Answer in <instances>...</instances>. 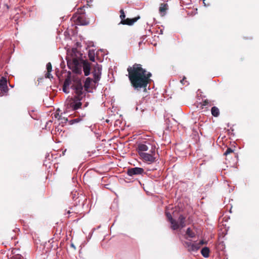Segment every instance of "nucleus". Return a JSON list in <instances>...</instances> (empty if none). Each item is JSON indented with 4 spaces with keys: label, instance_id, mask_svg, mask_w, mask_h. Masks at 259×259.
Returning <instances> with one entry per match:
<instances>
[{
    "label": "nucleus",
    "instance_id": "nucleus-27",
    "mask_svg": "<svg viewBox=\"0 0 259 259\" xmlns=\"http://www.w3.org/2000/svg\"><path fill=\"white\" fill-rule=\"evenodd\" d=\"M63 91L65 93H69V87H65V85H63Z\"/></svg>",
    "mask_w": 259,
    "mask_h": 259
},
{
    "label": "nucleus",
    "instance_id": "nucleus-13",
    "mask_svg": "<svg viewBox=\"0 0 259 259\" xmlns=\"http://www.w3.org/2000/svg\"><path fill=\"white\" fill-rule=\"evenodd\" d=\"M178 220L179 222V223L178 222V229L179 228H183L185 227L186 226V217L181 214L179 216Z\"/></svg>",
    "mask_w": 259,
    "mask_h": 259
},
{
    "label": "nucleus",
    "instance_id": "nucleus-8",
    "mask_svg": "<svg viewBox=\"0 0 259 259\" xmlns=\"http://www.w3.org/2000/svg\"><path fill=\"white\" fill-rule=\"evenodd\" d=\"M166 215L171 224V228L174 230L178 229V222L172 218L171 215L169 212H166Z\"/></svg>",
    "mask_w": 259,
    "mask_h": 259
},
{
    "label": "nucleus",
    "instance_id": "nucleus-20",
    "mask_svg": "<svg viewBox=\"0 0 259 259\" xmlns=\"http://www.w3.org/2000/svg\"><path fill=\"white\" fill-rule=\"evenodd\" d=\"M71 80L70 76H68L66 78H65V81L64 82L63 85L65 87H69L71 84Z\"/></svg>",
    "mask_w": 259,
    "mask_h": 259
},
{
    "label": "nucleus",
    "instance_id": "nucleus-22",
    "mask_svg": "<svg viewBox=\"0 0 259 259\" xmlns=\"http://www.w3.org/2000/svg\"><path fill=\"white\" fill-rule=\"evenodd\" d=\"M186 234L190 238H193L195 236V233L190 228L187 229L186 231Z\"/></svg>",
    "mask_w": 259,
    "mask_h": 259
},
{
    "label": "nucleus",
    "instance_id": "nucleus-26",
    "mask_svg": "<svg viewBox=\"0 0 259 259\" xmlns=\"http://www.w3.org/2000/svg\"><path fill=\"white\" fill-rule=\"evenodd\" d=\"M59 110V109L57 110L56 113L55 114L54 116L56 118H57L58 120H60V119H61V118L62 116V114H60L59 113L57 112Z\"/></svg>",
    "mask_w": 259,
    "mask_h": 259
},
{
    "label": "nucleus",
    "instance_id": "nucleus-10",
    "mask_svg": "<svg viewBox=\"0 0 259 259\" xmlns=\"http://www.w3.org/2000/svg\"><path fill=\"white\" fill-rule=\"evenodd\" d=\"M76 23L78 25H87L89 24V21L84 16H79L76 20Z\"/></svg>",
    "mask_w": 259,
    "mask_h": 259
},
{
    "label": "nucleus",
    "instance_id": "nucleus-6",
    "mask_svg": "<svg viewBox=\"0 0 259 259\" xmlns=\"http://www.w3.org/2000/svg\"><path fill=\"white\" fill-rule=\"evenodd\" d=\"M144 173V170L141 167H134L128 168L127 171V174L131 177L143 175Z\"/></svg>",
    "mask_w": 259,
    "mask_h": 259
},
{
    "label": "nucleus",
    "instance_id": "nucleus-11",
    "mask_svg": "<svg viewBox=\"0 0 259 259\" xmlns=\"http://www.w3.org/2000/svg\"><path fill=\"white\" fill-rule=\"evenodd\" d=\"M140 18V16L136 17L134 18L130 19L127 18L124 19L123 20H121L120 23L123 25H132L135 22Z\"/></svg>",
    "mask_w": 259,
    "mask_h": 259
},
{
    "label": "nucleus",
    "instance_id": "nucleus-33",
    "mask_svg": "<svg viewBox=\"0 0 259 259\" xmlns=\"http://www.w3.org/2000/svg\"><path fill=\"white\" fill-rule=\"evenodd\" d=\"M84 116H85V114H82L81 117H84Z\"/></svg>",
    "mask_w": 259,
    "mask_h": 259
},
{
    "label": "nucleus",
    "instance_id": "nucleus-12",
    "mask_svg": "<svg viewBox=\"0 0 259 259\" xmlns=\"http://www.w3.org/2000/svg\"><path fill=\"white\" fill-rule=\"evenodd\" d=\"M0 90L6 93L8 91L7 80L5 77H2L0 79Z\"/></svg>",
    "mask_w": 259,
    "mask_h": 259
},
{
    "label": "nucleus",
    "instance_id": "nucleus-32",
    "mask_svg": "<svg viewBox=\"0 0 259 259\" xmlns=\"http://www.w3.org/2000/svg\"><path fill=\"white\" fill-rule=\"evenodd\" d=\"M72 52L73 53L75 54L77 52V49H72Z\"/></svg>",
    "mask_w": 259,
    "mask_h": 259
},
{
    "label": "nucleus",
    "instance_id": "nucleus-19",
    "mask_svg": "<svg viewBox=\"0 0 259 259\" xmlns=\"http://www.w3.org/2000/svg\"><path fill=\"white\" fill-rule=\"evenodd\" d=\"M200 104H201L200 108L201 109H203L204 108V107L206 106H207V105L211 106L212 105L211 102L207 99L204 100Z\"/></svg>",
    "mask_w": 259,
    "mask_h": 259
},
{
    "label": "nucleus",
    "instance_id": "nucleus-15",
    "mask_svg": "<svg viewBox=\"0 0 259 259\" xmlns=\"http://www.w3.org/2000/svg\"><path fill=\"white\" fill-rule=\"evenodd\" d=\"M210 250L208 247H204L202 248L201 253L204 257H208L209 256Z\"/></svg>",
    "mask_w": 259,
    "mask_h": 259
},
{
    "label": "nucleus",
    "instance_id": "nucleus-29",
    "mask_svg": "<svg viewBox=\"0 0 259 259\" xmlns=\"http://www.w3.org/2000/svg\"><path fill=\"white\" fill-rule=\"evenodd\" d=\"M46 78H53V76L51 74L50 72H47L45 75Z\"/></svg>",
    "mask_w": 259,
    "mask_h": 259
},
{
    "label": "nucleus",
    "instance_id": "nucleus-24",
    "mask_svg": "<svg viewBox=\"0 0 259 259\" xmlns=\"http://www.w3.org/2000/svg\"><path fill=\"white\" fill-rule=\"evenodd\" d=\"M52 64L50 62H49L47 64V72H51L52 71Z\"/></svg>",
    "mask_w": 259,
    "mask_h": 259
},
{
    "label": "nucleus",
    "instance_id": "nucleus-21",
    "mask_svg": "<svg viewBox=\"0 0 259 259\" xmlns=\"http://www.w3.org/2000/svg\"><path fill=\"white\" fill-rule=\"evenodd\" d=\"M88 56L91 61L93 62L95 61V53L94 51L89 50Z\"/></svg>",
    "mask_w": 259,
    "mask_h": 259
},
{
    "label": "nucleus",
    "instance_id": "nucleus-34",
    "mask_svg": "<svg viewBox=\"0 0 259 259\" xmlns=\"http://www.w3.org/2000/svg\"><path fill=\"white\" fill-rule=\"evenodd\" d=\"M67 213H68V214L70 213V211L69 210H68V211H67Z\"/></svg>",
    "mask_w": 259,
    "mask_h": 259
},
{
    "label": "nucleus",
    "instance_id": "nucleus-25",
    "mask_svg": "<svg viewBox=\"0 0 259 259\" xmlns=\"http://www.w3.org/2000/svg\"><path fill=\"white\" fill-rule=\"evenodd\" d=\"M120 18L121 19V20H123L125 17V15L124 14L123 10H121L120 11Z\"/></svg>",
    "mask_w": 259,
    "mask_h": 259
},
{
    "label": "nucleus",
    "instance_id": "nucleus-2",
    "mask_svg": "<svg viewBox=\"0 0 259 259\" xmlns=\"http://www.w3.org/2000/svg\"><path fill=\"white\" fill-rule=\"evenodd\" d=\"M155 146L152 145L148 141L139 143L138 145L137 151L142 160L148 164L156 162Z\"/></svg>",
    "mask_w": 259,
    "mask_h": 259
},
{
    "label": "nucleus",
    "instance_id": "nucleus-1",
    "mask_svg": "<svg viewBox=\"0 0 259 259\" xmlns=\"http://www.w3.org/2000/svg\"><path fill=\"white\" fill-rule=\"evenodd\" d=\"M127 71L131 85L135 89H146L152 76L150 72H147L141 64L137 63L129 66Z\"/></svg>",
    "mask_w": 259,
    "mask_h": 259
},
{
    "label": "nucleus",
    "instance_id": "nucleus-9",
    "mask_svg": "<svg viewBox=\"0 0 259 259\" xmlns=\"http://www.w3.org/2000/svg\"><path fill=\"white\" fill-rule=\"evenodd\" d=\"M83 70L85 76H88L90 74L91 64L87 61H82Z\"/></svg>",
    "mask_w": 259,
    "mask_h": 259
},
{
    "label": "nucleus",
    "instance_id": "nucleus-18",
    "mask_svg": "<svg viewBox=\"0 0 259 259\" xmlns=\"http://www.w3.org/2000/svg\"><path fill=\"white\" fill-rule=\"evenodd\" d=\"M168 9V5L167 4L162 3L160 4L159 10L160 13H165Z\"/></svg>",
    "mask_w": 259,
    "mask_h": 259
},
{
    "label": "nucleus",
    "instance_id": "nucleus-5",
    "mask_svg": "<svg viewBox=\"0 0 259 259\" xmlns=\"http://www.w3.org/2000/svg\"><path fill=\"white\" fill-rule=\"evenodd\" d=\"M102 66L98 64L94 67L92 73L94 76V82L96 83L101 78Z\"/></svg>",
    "mask_w": 259,
    "mask_h": 259
},
{
    "label": "nucleus",
    "instance_id": "nucleus-4",
    "mask_svg": "<svg viewBox=\"0 0 259 259\" xmlns=\"http://www.w3.org/2000/svg\"><path fill=\"white\" fill-rule=\"evenodd\" d=\"M67 65L69 68L71 69L73 71L77 73L80 72L79 61L76 58H73L72 60H68Z\"/></svg>",
    "mask_w": 259,
    "mask_h": 259
},
{
    "label": "nucleus",
    "instance_id": "nucleus-7",
    "mask_svg": "<svg viewBox=\"0 0 259 259\" xmlns=\"http://www.w3.org/2000/svg\"><path fill=\"white\" fill-rule=\"evenodd\" d=\"M184 246L189 252H195L199 249V246L196 243H192L190 241H186L184 243Z\"/></svg>",
    "mask_w": 259,
    "mask_h": 259
},
{
    "label": "nucleus",
    "instance_id": "nucleus-17",
    "mask_svg": "<svg viewBox=\"0 0 259 259\" xmlns=\"http://www.w3.org/2000/svg\"><path fill=\"white\" fill-rule=\"evenodd\" d=\"M235 149H233L231 148L228 147L226 151L224 153V155L226 156V160L228 159L227 157L230 155V154H233L234 156H235L236 154L234 152Z\"/></svg>",
    "mask_w": 259,
    "mask_h": 259
},
{
    "label": "nucleus",
    "instance_id": "nucleus-3",
    "mask_svg": "<svg viewBox=\"0 0 259 259\" xmlns=\"http://www.w3.org/2000/svg\"><path fill=\"white\" fill-rule=\"evenodd\" d=\"M71 88L75 90L76 95L69 101L67 108L75 111L81 108L82 103L80 101L85 95H83V87L80 80L77 81Z\"/></svg>",
    "mask_w": 259,
    "mask_h": 259
},
{
    "label": "nucleus",
    "instance_id": "nucleus-14",
    "mask_svg": "<svg viewBox=\"0 0 259 259\" xmlns=\"http://www.w3.org/2000/svg\"><path fill=\"white\" fill-rule=\"evenodd\" d=\"M93 81H94V80H93L90 77H88L86 78L84 84V88L85 91L89 92V89L91 87V85Z\"/></svg>",
    "mask_w": 259,
    "mask_h": 259
},
{
    "label": "nucleus",
    "instance_id": "nucleus-23",
    "mask_svg": "<svg viewBox=\"0 0 259 259\" xmlns=\"http://www.w3.org/2000/svg\"><path fill=\"white\" fill-rule=\"evenodd\" d=\"M81 120V118H80V117H78V118H75V119H72V120H70V124H72L74 123H77V122H79L80 120Z\"/></svg>",
    "mask_w": 259,
    "mask_h": 259
},
{
    "label": "nucleus",
    "instance_id": "nucleus-30",
    "mask_svg": "<svg viewBox=\"0 0 259 259\" xmlns=\"http://www.w3.org/2000/svg\"><path fill=\"white\" fill-rule=\"evenodd\" d=\"M186 77L185 76H184L183 79L181 80L180 82H181L182 84L185 85V82H187V81L186 80Z\"/></svg>",
    "mask_w": 259,
    "mask_h": 259
},
{
    "label": "nucleus",
    "instance_id": "nucleus-31",
    "mask_svg": "<svg viewBox=\"0 0 259 259\" xmlns=\"http://www.w3.org/2000/svg\"><path fill=\"white\" fill-rule=\"evenodd\" d=\"M205 242H204L203 240H201L199 243H196V244H198L199 246V248H200L201 246L203 244H205Z\"/></svg>",
    "mask_w": 259,
    "mask_h": 259
},
{
    "label": "nucleus",
    "instance_id": "nucleus-16",
    "mask_svg": "<svg viewBox=\"0 0 259 259\" xmlns=\"http://www.w3.org/2000/svg\"><path fill=\"white\" fill-rule=\"evenodd\" d=\"M211 113L212 116L217 117L220 115V112L219 109L217 107L213 106L211 109Z\"/></svg>",
    "mask_w": 259,
    "mask_h": 259
},
{
    "label": "nucleus",
    "instance_id": "nucleus-28",
    "mask_svg": "<svg viewBox=\"0 0 259 259\" xmlns=\"http://www.w3.org/2000/svg\"><path fill=\"white\" fill-rule=\"evenodd\" d=\"M59 120H61V122L62 123H65L67 122V121H68V119L67 118L62 117L61 119H60Z\"/></svg>",
    "mask_w": 259,
    "mask_h": 259
}]
</instances>
